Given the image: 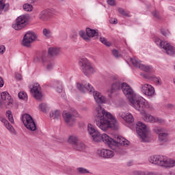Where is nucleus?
<instances>
[{"instance_id":"nucleus-1","label":"nucleus","mask_w":175,"mask_h":175,"mask_svg":"<svg viewBox=\"0 0 175 175\" xmlns=\"http://www.w3.org/2000/svg\"><path fill=\"white\" fill-rule=\"evenodd\" d=\"M109 82L111 83L110 94H114V92L122 90L134 109L139 111L141 114H146V109H150V104L144 98L136 96L135 91L130 87L129 84L125 82L121 83V81H117L116 76L110 77Z\"/></svg>"},{"instance_id":"nucleus-2","label":"nucleus","mask_w":175,"mask_h":175,"mask_svg":"<svg viewBox=\"0 0 175 175\" xmlns=\"http://www.w3.org/2000/svg\"><path fill=\"white\" fill-rule=\"evenodd\" d=\"M95 115L96 125L101 131H103V132H106L109 128H112L113 129H117V120L116 118L109 112L106 111L100 105H98L96 108Z\"/></svg>"},{"instance_id":"nucleus-3","label":"nucleus","mask_w":175,"mask_h":175,"mask_svg":"<svg viewBox=\"0 0 175 175\" xmlns=\"http://www.w3.org/2000/svg\"><path fill=\"white\" fill-rule=\"evenodd\" d=\"M88 132L92 137L93 142H96V143H99V142H103V143L109 146L110 148H113V147H114V144H116L114 139L110 137L109 135H107V134L104 133L101 135L98 130L95 129L92 124H88Z\"/></svg>"},{"instance_id":"nucleus-4","label":"nucleus","mask_w":175,"mask_h":175,"mask_svg":"<svg viewBox=\"0 0 175 175\" xmlns=\"http://www.w3.org/2000/svg\"><path fill=\"white\" fill-rule=\"evenodd\" d=\"M77 88L81 92L85 93V91L88 92H93V96L96 103L102 104L106 102V98L98 91H95V89L90 83L86 84L77 83Z\"/></svg>"},{"instance_id":"nucleus-5","label":"nucleus","mask_w":175,"mask_h":175,"mask_svg":"<svg viewBox=\"0 0 175 175\" xmlns=\"http://www.w3.org/2000/svg\"><path fill=\"white\" fill-rule=\"evenodd\" d=\"M150 163L153 165H157V166H161V167H174L175 160L170 159L166 156L162 155H154L149 157L148 159Z\"/></svg>"},{"instance_id":"nucleus-6","label":"nucleus","mask_w":175,"mask_h":175,"mask_svg":"<svg viewBox=\"0 0 175 175\" xmlns=\"http://www.w3.org/2000/svg\"><path fill=\"white\" fill-rule=\"evenodd\" d=\"M79 65L81 68V70L85 76L90 77L92 76L96 70L95 67L92 65V63L87 58H82L79 61Z\"/></svg>"},{"instance_id":"nucleus-7","label":"nucleus","mask_w":175,"mask_h":175,"mask_svg":"<svg viewBox=\"0 0 175 175\" xmlns=\"http://www.w3.org/2000/svg\"><path fill=\"white\" fill-rule=\"evenodd\" d=\"M29 22V16L27 14H23L18 16L15 21V23L12 25V27L15 31H20L27 25H28V23Z\"/></svg>"},{"instance_id":"nucleus-8","label":"nucleus","mask_w":175,"mask_h":175,"mask_svg":"<svg viewBox=\"0 0 175 175\" xmlns=\"http://www.w3.org/2000/svg\"><path fill=\"white\" fill-rule=\"evenodd\" d=\"M114 142L116 143L113 144L115 148L113 149L115 150L116 152L120 154H124V150L122 148H120V146L121 147H128L131 143L129 141L126 140V139L120 135H118L117 137L114 139Z\"/></svg>"},{"instance_id":"nucleus-9","label":"nucleus","mask_w":175,"mask_h":175,"mask_svg":"<svg viewBox=\"0 0 175 175\" xmlns=\"http://www.w3.org/2000/svg\"><path fill=\"white\" fill-rule=\"evenodd\" d=\"M136 131L139 137L144 142H147V138L148 137V135H150V130H148L147 126L142 122H137Z\"/></svg>"},{"instance_id":"nucleus-10","label":"nucleus","mask_w":175,"mask_h":175,"mask_svg":"<svg viewBox=\"0 0 175 175\" xmlns=\"http://www.w3.org/2000/svg\"><path fill=\"white\" fill-rule=\"evenodd\" d=\"M22 121L28 131H31V132L36 131V123H35L33 118L31 115L28 113L23 114L22 116Z\"/></svg>"},{"instance_id":"nucleus-11","label":"nucleus","mask_w":175,"mask_h":175,"mask_svg":"<svg viewBox=\"0 0 175 175\" xmlns=\"http://www.w3.org/2000/svg\"><path fill=\"white\" fill-rule=\"evenodd\" d=\"M76 117H79V113L76 110L72 113L70 112H64L63 113V118L68 126H73V124L76 121Z\"/></svg>"},{"instance_id":"nucleus-12","label":"nucleus","mask_w":175,"mask_h":175,"mask_svg":"<svg viewBox=\"0 0 175 175\" xmlns=\"http://www.w3.org/2000/svg\"><path fill=\"white\" fill-rule=\"evenodd\" d=\"M36 40V34L31 31H27L23 36L22 44L24 47H31V44Z\"/></svg>"},{"instance_id":"nucleus-13","label":"nucleus","mask_w":175,"mask_h":175,"mask_svg":"<svg viewBox=\"0 0 175 175\" xmlns=\"http://www.w3.org/2000/svg\"><path fill=\"white\" fill-rule=\"evenodd\" d=\"M153 131L157 135H159V142H163L164 143L169 142V134L165 132V129L161 127L156 126L153 129Z\"/></svg>"},{"instance_id":"nucleus-14","label":"nucleus","mask_w":175,"mask_h":175,"mask_svg":"<svg viewBox=\"0 0 175 175\" xmlns=\"http://www.w3.org/2000/svg\"><path fill=\"white\" fill-rule=\"evenodd\" d=\"M131 62L133 64V66L135 68H139L141 70H144V72H146V73H150L152 68L150 66H146L144 64H142L140 62L136 60V59L131 58Z\"/></svg>"},{"instance_id":"nucleus-15","label":"nucleus","mask_w":175,"mask_h":175,"mask_svg":"<svg viewBox=\"0 0 175 175\" xmlns=\"http://www.w3.org/2000/svg\"><path fill=\"white\" fill-rule=\"evenodd\" d=\"M141 91L142 94H144L146 96H154V94H155V89H154V87L148 84L142 85Z\"/></svg>"},{"instance_id":"nucleus-16","label":"nucleus","mask_w":175,"mask_h":175,"mask_svg":"<svg viewBox=\"0 0 175 175\" xmlns=\"http://www.w3.org/2000/svg\"><path fill=\"white\" fill-rule=\"evenodd\" d=\"M98 155L101 158H105V159H110L114 157V152L109 149H101L97 151Z\"/></svg>"},{"instance_id":"nucleus-17","label":"nucleus","mask_w":175,"mask_h":175,"mask_svg":"<svg viewBox=\"0 0 175 175\" xmlns=\"http://www.w3.org/2000/svg\"><path fill=\"white\" fill-rule=\"evenodd\" d=\"M40 85H39V83H35L33 88L30 90L34 98H36V99H38V100H40V99H42V98L43 97V95H42V92L40 91Z\"/></svg>"},{"instance_id":"nucleus-18","label":"nucleus","mask_w":175,"mask_h":175,"mask_svg":"<svg viewBox=\"0 0 175 175\" xmlns=\"http://www.w3.org/2000/svg\"><path fill=\"white\" fill-rule=\"evenodd\" d=\"M2 100H4L5 105H6L8 107H12L13 105V98L8 92H3L1 94Z\"/></svg>"},{"instance_id":"nucleus-19","label":"nucleus","mask_w":175,"mask_h":175,"mask_svg":"<svg viewBox=\"0 0 175 175\" xmlns=\"http://www.w3.org/2000/svg\"><path fill=\"white\" fill-rule=\"evenodd\" d=\"M53 16V12L50 10H44L40 12L38 15V18L42 21H47L50 17Z\"/></svg>"},{"instance_id":"nucleus-20","label":"nucleus","mask_w":175,"mask_h":175,"mask_svg":"<svg viewBox=\"0 0 175 175\" xmlns=\"http://www.w3.org/2000/svg\"><path fill=\"white\" fill-rule=\"evenodd\" d=\"M119 116L126 122H128V124H132V122H133V121H135V118H133V115H132V113H131L120 112L119 113Z\"/></svg>"},{"instance_id":"nucleus-21","label":"nucleus","mask_w":175,"mask_h":175,"mask_svg":"<svg viewBox=\"0 0 175 175\" xmlns=\"http://www.w3.org/2000/svg\"><path fill=\"white\" fill-rule=\"evenodd\" d=\"M48 53L51 57H57V55H61V49L57 47H50Z\"/></svg>"},{"instance_id":"nucleus-22","label":"nucleus","mask_w":175,"mask_h":175,"mask_svg":"<svg viewBox=\"0 0 175 175\" xmlns=\"http://www.w3.org/2000/svg\"><path fill=\"white\" fill-rule=\"evenodd\" d=\"M144 119L146 122H162V119L155 118L150 114L146 115Z\"/></svg>"},{"instance_id":"nucleus-23","label":"nucleus","mask_w":175,"mask_h":175,"mask_svg":"<svg viewBox=\"0 0 175 175\" xmlns=\"http://www.w3.org/2000/svg\"><path fill=\"white\" fill-rule=\"evenodd\" d=\"M164 50H165L166 53L168 55H174V47L170 46L169 43H166L165 45L163 46Z\"/></svg>"},{"instance_id":"nucleus-24","label":"nucleus","mask_w":175,"mask_h":175,"mask_svg":"<svg viewBox=\"0 0 175 175\" xmlns=\"http://www.w3.org/2000/svg\"><path fill=\"white\" fill-rule=\"evenodd\" d=\"M86 33L89 39L90 38H94V36H98V35H99V33H98V31H96V30L92 29L90 27L86 28Z\"/></svg>"},{"instance_id":"nucleus-25","label":"nucleus","mask_w":175,"mask_h":175,"mask_svg":"<svg viewBox=\"0 0 175 175\" xmlns=\"http://www.w3.org/2000/svg\"><path fill=\"white\" fill-rule=\"evenodd\" d=\"M74 150H76L77 151H83L85 150V144L81 142H77L76 144H75L73 146Z\"/></svg>"},{"instance_id":"nucleus-26","label":"nucleus","mask_w":175,"mask_h":175,"mask_svg":"<svg viewBox=\"0 0 175 175\" xmlns=\"http://www.w3.org/2000/svg\"><path fill=\"white\" fill-rule=\"evenodd\" d=\"M53 88L59 94H61V92H62V83H61V81H55L53 82Z\"/></svg>"},{"instance_id":"nucleus-27","label":"nucleus","mask_w":175,"mask_h":175,"mask_svg":"<svg viewBox=\"0 0 175 175\" xmlns=\"http://www.w3.org/2000/svg\"><path fill=\"white\" fill-rule=\"evenodd\" d=\"M49 117H51V118H53L54 120H58V118H59V117H61V111H59V110H55V112H50L49 113Z\"/></svg>"},{"instance_id":"nucleus-28","label":"nucleus","mask_w":175,"mask_h":175,"mask_svg":"<svg viewBox=\"0 0 175 175\" xmlns=\"http://www.w3.org/2000/svg\"><path fill=\"white\" fill-rule=\"evenodd\" d=\"M68 142L70 144H72L73 147V146L79 142V137L76 135H71L68 137Z\"/></svg>"},{"instance_id":"nucleus-29","label":"nucleus","mask_w":175,"mask_h":175,"mask_svg":"<svg viewBox=\"0 0 175 175\" xmlns=\"http://www.w3.org/2000/svg\"><path fill=\"white\" fill-rule=\"evenodd\" d=\"M8 12L9 10V4H3V0H0V14H2V11Z\"/></svg>"},{"instance_id":"nucleus-30","label":"nucleus","mask_w":175,"mask_h":175,"mask_svg":"<svg viewBox=\"0 0 175 175\" xmlns=\"http://www.w3.org/2000/svg\"><path fill=\"white\" fill-rule=\"evenodd\" d=\"M42 33L44 36L46 38V39H50V38H51V30H50L49 29H47V28L43 29Z\"/></svg>"},{"instance_id":"nucleus-31","label":"nucleus","mask_w":175,"mask_h":175,"mask_svg":"<svg viewBox=\"0 0 175 175\" xmlns=\"http://www.w3.org/2000/svg\"><path fill=\"white\" fill-rule=\"evenodd\" d=\"M154 42L157 46H159L160 49H163V46L166 45V43H167L166 42H163L162 40L159 38H156Z\"/></svg>"},{"instance_id":"nucleus-32","label":"nucleus","mask_w":175,"mask_h":175,"mask_svg":"<svg viewBox=\"0 0 175 175\" xmlns=\"http://www.w3.org/2000/svg\"><path fill=\"white\" fill-rule=\"evenodd\" d=\"M6 116L11 124H14V119L13 118V114H12V111L8 110L6 111Z\"/></svg>"},{"instance_id":"nucleus-33","label":"nucleus","mask_w":175,"mask_h":175,"mask_svg":"<svg viewBox=\"0 0 175 175\" xmlns=\"http://www.w3.org/2000/svg\"><path fill=\"white\" fill-rule=\"evenodd\" d=\"M79 34V36H81V38H83L84 40H86V42H88L90 40V38H88V36L87 35V33H85V31H80Z\"/></svg>"},{"instance_id":"nucleus-34","label":"nucleus","mask_w":175,"mask_h":175,"mask_svg":"<svg viewBox=\"0 0 175 175\" xmlns=\"http://www.w3.org/2000/svg\"><path fill=\"white\" fill-rule=\"evenodd\" d=\"M118 12L120 14H122V16H124L125 17H131V15H129V13L128 12L125 11L123 8H118Z\"/></svg>"},{"instance_id":"nucleus-35","label":"nucleus","mask_w":175,"mask_h":175,"mask_svg":"<svg viewBox=\"0 0 175 175\" xmlns=\"http://www.w3.org/2000/svg\"><path fill=\"white\" fill-rule=\"evenodd\" d=\"M23 9L25 12H32L33 7L31 4L26 3L23 5Z\"/></svg>"},{"instance_id":"nucleus-36","label":"nucleus","mask_w":175,"mask_h":175,"mask_svg":"<svg viewBox=\"0 0 175 175\" xmlns=\"http://www.w3.org/2000/svg\"><path fill=\"white\" fill-rule=\"evenodd\" d=\"M18 96L19 99H23L25 100V99H28V96L27 95V93L24 92H20L18 94Z\"/></svg>"},{"instance_id":"nucleus-37","label":"nucleus","mask_w":175,"mask_h":175,"mask_svg":"<svg viewBox=\"0 0 175 175\" xmlns=\"http://www.w3.org/2000/svg\"><path fill=\"white\" fill-rule=\"evenodd\" d=\"M100 42H101V43H103L105 46H107V47H110V46L111 45V44L109 42H108L107 39H106L105 38L100 37Z\"/></svg>"},{"instance_id":"nucleus-38","label":"nucleus","mask_w":175,"mask_h":175,"mask_svg":"<svg viewBox=\"0 0 175 175\" xmlns=\"http://www.w3.org/2000/svg\"><path fill=\"white\" fill-rule=\"evenodd\" d=\"M77 170H78L80 174H87L88 173H90V171L84 167H78Z\"/></svg>"},{"instance_id":"nucleus-39","label":"nucleus","mask_w":175,"mask_h":175,"mask_svg":"<svg viewBox=\"0 0 175 175\" xmlns=\"http://www.w3.org/2000/svg\"><path fill=\"white\" fill-rule=\"evenodd\" d=\"M39 108L43 113H46L47 109V105L46 103H41L39 105Z\"/></svg>"},{"instance_id":"nucleus-40","label":"nucleus","mask_w":175,"mask_h":175,"mask_svg":"<svg viewBox=\"0 0 175 175\" xmlns=\"http://www.w3.org/2000/svg\"><path fill=\"white\" fill-rule=\"evenodd\" d=\"M5 128L10 131V132H13L14 131V129L13 128V126H12V124H10V123H9V122H8L6 124H4Z\"/></svg>"},{"instance_id":"nucleus-41","label":"nucleus","mask_w":175,"mask_h":175,"mask_svg":"<svg viewBox=\"0 0 175 175\" xmlns=\"http://www.w3.org/2000/svg\"><path fill=\"white\" fill-rule=\"evenodd\" d=\"M152 16L154 17V18H157V20H161V14L158 11H154L152 12Z\"/></svg>"},{"instance_id":"nucleus-42","label":"nucleus","mask_w":175,"mask_h":175,"mask_svg":"<svg viewBox=\"0 0 175 175\" xmlns=\"http://www.w3.org/2000/svg\"><path fill=\"white\" fill-rule=\"evenodd\" d=\"M161 33L163 36H169L170 35V31H169V30L161 29Z\"/></svg>"},{"instance_id":"nucleus-43","label":"nucleus","mask_w":175,"mask_h":175,"mask_svg":"<svg viewBox=\"0 0 175 175\" xmlns=\"http://www.w3.org/2000/svg\"><path fill=\"white\" fill-rule=\"evenodd\" d=\"M53 67H54V64H53L52 62H49L46 65V70H51V69H53Z\"/></svg>"},{"instance_id":"nucleus-44","label":"nucleus","mask_w":175,"mask_h":175,"mask_svg":"<svg viewBox=\"0 0 175 175\" xmlns=\"http://www.w3.org/2000/svg\"><path fill=\"white\" fill-rule=\"evenodd\" d=\"M112 54L116 57V58H118L120 57V53H118V50L113 49L112 51Z\"/></svg>"},{"instance_id":"nucleus-45","label":"nucleus","mask_w":175,"mask_h":175,"mask_svg":"<svg viewBox=\"0 0 175 175\" xmlns=\"http://www.w3.org/2000/svg\"><path fill=\"white\" fill-rule=\"evenodd\" d=\"M6 51V47H5V45H1L0 46V54H3Z\"/></svg>"},{"instance_id":"nucleus-46","label":"nucleus","mask_w":175,"mask_h":175,"mask_svg":"<svg viewBox=\"0 0 175 175\" xmlns=\"http://www.w3.org/2000/svg\"><path fill=\"white\" fill-rule=\"evenodd\" d=\"M108 5H110V6H114L116 5V1L115 0H107Z\"/></svg>"},{"instance_id":"nucleus-47","label":"nucleus","mask_w":175,"mask_h":175,"mask_svg":"<svg viewBox=\"0 0 175 175\" xmlns=\"http://www.w3.org/2000/svg\"><path fill=\"white\" fill-rule=\"evenodd\" d=\"M0 121L5 124H8V120L5 119V118L0 116Z\"/></svg>"},{"instance_id":"nucleus-48","label":"nucleus","mask_w":175,"mask_h":175,"mask_svg":"<svg viewBox=\"0 0 175 175\" xmlns=\"http://www.w3.org/2000/svg\"><path fill=\"white\" fill-rule=\"evenodd\" d=\"M3 84H4L3 79H2L1 77H0V88H2V87H3Z\"/></svg>"},{"instance_id":"nucleus-49","label":"nucleus","mask_w":175,"mask_h":175,"mask_svg":"<svg viewBox=\"0 0 175 175\" xmlns=\"http://www.w3.org/2000/svg\"><path fill=\"white\" fill-rule=\"evenodd\" d=\"M15 77H16V79H17V80H21V74H18V73H16V75H15Z\"/></svg>"},{"instance_id":"nucleus-50","label":"nucleus","mask_w":175,"mask_h":175,"mask_svg":"<svg viewBox=\"0 0 175 175\" xmlns=\"http://www.w3.org/2000/svg\"><path fill=\"white\" fill-rule=\"evenodd\" d=\"M146 175H161V174L151 172H148Z\"/></svg>"},{"instance_id":"nucleus-51","label":"nucleus","mask_w":175,"mask_h":175,"mask_svg":"<svg viewBox=\"0 0 175 175\" xmlns=\"http://www.w3.org/2000/svg\"><path fill=\"white\" fill-rule=\"evenodd\" d=\"M36 59H38V61H42V62H44V55H42L41 58L39 59V57H37Z\"/></svg>"},{"instance_id":"nucleus-52","label":"nucleus","mask_w":175,"mask_h":175,"mask_svg":"<svg viewBox=\"0 0 175 175\" xmlns=\"http://www.w3.org/2000/svg\"><path fill=\"white\" fill-rule=\"evenodd\" d=\"M154 81L158 83V84H161V83H162V81H161V79L159 78H155Z\"/></svg>"},{"instance_id":"nucleus-53","label":"nucleus","mask_w":175,"mask_h":175,"mask_svg":"<svg viewBox=\"0 0 175 175\" xmlns=\"http://www.w3.org/2000/svg\"><path fill=\"white\" fill-rule=\"evenodd\" d=\"M110 23L111 24H117L118 23V21L116 18H115L113 19V21H110Z\"/></svg>"},{"instance_id":"nucleus-54","label":"nucleus","mask_w":175,"mask_h":175,"mask_svg":"<svg viewBox=\"0 0 175 175\" xmlns=\"http://www.w3.org/2000/svg\"><path fill=\"white\" fill-rule=\"evenodd\" d=\"M38 1H39V0H28V1L30 3H35V2H38Z\"/></svg>"},{"instance_id":"nucleus-55","label":"nucleus","mask_w":175,"mask_h":175,"mask_svg":"<svg viewBox=\"0 0 175 175\" xmlns=\"http://www.w3.org/2000/svg\"><path fill=\"white\" fill-rule=\"evenodd\" d=\"M143 77H144V79H148L147 75H144Z\"/></svg>"},{"instance_id":"nucleus-56","label":"nucleus","mask_w":175,"mask_h":175,"mask_svg":"<svg viewBox=\"0 0 175 175\" xmlns=\"http://www.w3.org/2000/svg\"><path fill=\"white\" fill-rule=\"evenodd\" d=\"M2 105V101L0 100V106Z\"/></svg>"},{"instance_id":"nucleus-57","label":"nucleus","mask_w":175,"mask_h":175,"mask_svg":"<svg viewBox=\"0 0 175 175\" xmlns=\"http://www.w3.org/2000/svg\"><path fill=\"white\" fill-rule=\"evenodd\" d=\"M170 107H173V105H170Z\"/></svg>"}]
</instances>
